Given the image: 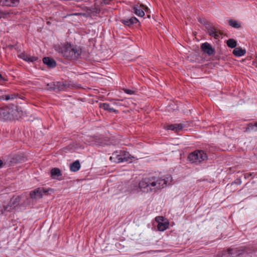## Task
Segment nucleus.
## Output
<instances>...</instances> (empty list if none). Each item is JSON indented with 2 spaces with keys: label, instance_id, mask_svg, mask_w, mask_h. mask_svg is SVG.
Returning <instances> with one entry per match:
<instances>
[{
  "label": "nucleus",
  "instance_id": "nucleus-1",
  "mask_svg": "<svg viewBox=\"0 0 257 257\" xmlns=\"http://www.w3.org/2000/svg\"><path fill=\"white\" fill-rule=\"evenodd\" d=\"M172 177L170 175L166 177H151L146 178L141 181L139 186L136 184L122 183L118 185V192L116 194L120 193L136 194L142 191L144 192H156L159 189L164 188L167 184L172 181Z\"/></svg>",
  "mask_w": 257,
  "mask_h": 257
},
{
  "label": "nucleus",
  "instance_id": "nucleus-2",
  "mask_svg": "<svg viewBox=\"0 0 257 257\" xmlns=\"http://www.w3.org/2000/svg\"><path fill=\"white\" fill-rule=\"evenodd\" d=\"M253 250L252 246L241 247L238 249L231 248L219 252L217 257H251Z\"/></svg>",
  "mask_w": 257,
  "mask_h": 257
},
{
  "label": "nucleus",
  "instance_id": "nucleus-3",
  "mask_svg": "<svg viewBox=\"0 0 257 257\" xmlns=\"http://www.w3.org/2000/svg\"><path fill=\"white\" fill-rule=\"evenodd\" d=\"M63 57L68 59H76L81 54L80 47L69 43L63 44L58 50Z\"/></svg>",
  "mask_w": 257,
  "mask_h": 257
},
{
  "label": "nucleus",
  "instance_id": "nucleus-4",
  "mask_svg": "<svg viewBox=\"0 0 257 257\" xmlns=\"http://www.w3.org/2000/svg\"><path fill=\"white\" fill-rule=\"evenodd\" d=\"M134 157L131 156L128 152L123 150L116 151L110 157V160L112 162L119 163L124 162H131Z\"/></svg>",
  "mask_w": 257,
  "mask_h": 257
},
{
  "label": "nucleus",
  "instance_id": "nucleus-5",
  "mask_svg": "<svg viewBox=\"0 0 257 257\" xmlns=\"http://www.w3.org/2000/svg\"><path fill=\"white\" fill-rule=\"evenodd\" d=\"M18 108L11 109L9 107H5L0 109V118L4 120H8L14 118H18L20 117L19 113Z\"/></svg>",
  "mask_w": 257,
  "mask_h": 257
},
{
  "label": "nucleus",
  "instance_id": "nucleus-6",
  "mask_svg": "<svg viewBox=\"0 0 257 257\" xmlns=\"http://www.w3.org/2000/svg\"><path fill=\"white\" fill-rule=\"evenodd\" d=\"M207 154L202 150H196L188 156L189 161L192 163H200L207 160Z\"/></svg>",
  "mask_w": 257,
  "mask_h": 257
},
{
  "label": "nucleus",
  "instance_id": "nucleus-7",
  "mask_svg": "<svg viewBox=\"0 0 257 257\" xmlns=\"http://www.w3.org/2000/svg\"><path fill=\"white\" fill-rule=\"evenodd\" d=\"M50 192H53V190L51 189L38 188L30 193V196L32 198H40L43 195L48 194Z\"/></svg>",
  "mask_w": 257,
  "mask_h": 257
},
{
  "label": "nucleus",
  "instance_id": "nucleus-8",
  "mask_svg": "<svg viewBox=\"0 0 257 257\" xmlns=\"http://www.w3.org/2000/svg\"><path fill=\"white\" fill-rule=\"evenodd\" d=\"M156 221L158 223V229L160 231H164L169 227V222L163 216H157L155 218Z\"/></svg>",
  "mask_w": 257,
  "mask_h": 257
},
{
  "label": "nucleus",
  "instance_id": "nucleus-9",
  "mask_svg": "<svg viewBox=\"0 0 257 257\" xmlns=\"http://www.w3.org/2000/svg\"><path fill=\"white\" fill-rule=\"evenodd\" d=\"M148 8L141 4L140 5H135L133 7V12L138 17H143L145 16L144 11H146Z\"/></svg>",
  "mask_w": 257,
  "mask_h": 257
},
{
  "label": "nucleus",
  "instance_id": "nucleus-10",
  "mask_svg": "<svg viewBox=\"0 0 257 257\" xmlns=\"http://www.w3.org/2000/svg\"><path fill=\"white\" fill-rule=\"evenodd\" d=\"M186 125L184 123H174L168 125L165 127L167 130H172L175 132H178L182 130Z\"/></svg>",
  "mask_w": 257,
  "mask_h": 257
},
{
  "label": "nucleus",
  "instance_id": "nucleus-11",
  "mask_svg": "<svg viewBox=\"0 0 257 257\" xmlns=\"http://www.w3.org/2000/svg\"><path fill=\"white\" fill-rule=\"evenodd\" d=\"M50 176L53 179L57 180H61L62 179V174L60 169L57 168H54L51 169Z\"/></svg>",
  "mask_w": 257,
  "mask_h": 257
},
{
  "label": "nucleus",
  "instance_id": "nucleus-12",
  "mask_svg": "<svg viewBox=\"0 0 257 257\" xmlns=\"http://www.w3.org/2000/svg\"><path fill=\"white\" fill-rule=\"evenodd\" d=\"M20 199L19 197L12 198L9 204L5 207V211H10L13 209L16 206L19 204Z\"/></svg>",
  "mask_w": 257,
  "mask_h": 257
},
{
  "label": "nucleus",
  "instance_id": "nucleus-13",
  "mask_svg": "<svg viewBox=\"0 0 257 257\" xmlns=\"http://www.w3.org/2000/svg\"><path fill=\"white\" fill-rule=\"evenodd\" d=\"M201 49L202 51L207 54L208 55L213 54L214 52V50L212 48V46L208 43L205 42L201 45Z\"/></svg>",
  "mask_w": 257,
  "mask_h": 257
},
{
  "label": "nucleus",
  "instance_id": "nucleus-14",
  "mask_svg": "<svg viewBox=\"0 0 257 257\" xmlns=\"http://www.w3.org/2000/svg\"><path fill=\"white\" fill-rule=\"evenodd\" d=\"M19 57L27 62H33L37 60L38 57L35 56H30L25 53H21L19 55Z\"/></svg>",
  "mask_w": 257,
  "mask_h": 257
},
{
  "label": "nucleus",
  "instance_id": "nucleus-15",
  "mask_svg": "<svg viewBox=\"0 0 257 257\" xmlns=\"http://www.w3.org/2000/svg\"><path fill=\"white\" fill-rule=\"evenodd\" d=\"M122 23L127 26H130L134 24H136L139 22L137 18L132 17L130 19H125L121 20Z\"/></svg>",
  "mask_w": 257,
  "mask_h": 257
},
{
  "label": "nucleus",
  "instance_id": "nucleus-16",
  "mask_svg": "<svg viewBox=\"0 0 257 257\" xmlns=\"http://www.w3.org/2000/svg\"><path fill=\"white\" fill-rule=\"evenodd\" d=\"M19 4L18 0H4L2 2V5L8 7H15Z\"/></svg>",
  "mask_w": 257,
  "mask_h": 257
},
{
  "label": "nucleus",
  "instance_id": "nucleus-17",
  "mask_svg": "<svg viewBox=\"0 0 257 257\" xmlns=\"http://www.w3.org/2000/svg\"><path fill=\"white\" fill-rule=\"evenodd\" d=\"M44 63L50 67H54L56 66L55 61L49 57H44L43 59Z\"/></svg>",
  "mask_w": 257,
  "mask_h": 257
},
{
  "label": "nucleus",
  "instance_id": "nucleus-18",
  "mask_svg": "<svg viewBox=\"0 0 257 257\" xmlns=\"http://www.w3.org/2000/svg\"><path fill=\"white\" fill-rule=\"evenodd\" d=\"M80 168V164L78 161H76L70 165V169L71 172H75Z\"/></svg>",
  "mask_w": 257,
  "mask_h": 257
},
{
  "label": "nucleus",
  "instance_id": "nucleus-19",
  "mask_svg": "<svg viewBox=\"0 0 257 257\" xmlns=\"http://www.w3.org/2000/svg\"><path fill=\"white\" fill-rule=\"evenodd\" d=\"M232 53L235 56L241 57L245 54L246 51L241 48H236L233 50Z\"/></svg>",
  "mask_w": 257,
  "mask_h": 257
},
{
  "label": "nucleus",
  "instance_id": "nucleus-20",
  "mask_svg": "<svg viewBox=\"0 0 257 257\" xmlns=\"http://www.w3.org/2000/svg\"><path fill=\"white\" fill-rule=\"evenodd\" d=\"M228 24L230 26L236 29L240 28L242 24L241 22L233 19L229 20Z\"/></svg>",
  "mask_w": 257,
  "mask_h": 257
},
{
  "label": "nucleus",
  "instance_id": "nucleus-21",
  "mask_svg": "<svg viewBox=\"0 0 257 257\" xmlns=\"http://www.w3.org/2000/svg\"><path fill=\"white\" fill-rule=\"evenodd\" d=\"M99 107L100 108L103 109L104 110H107L110 112L115 111V110L112 108L110 107L109 105L107 103H100Z\"/></svg>",
  "mask_w": 257,
  "mask_h": 257
},
{
  "label": "nucleus",
  "instance_id": "nucleus-22",
  "mask_svg": "<svg viewBox=\"0 0 257 257\" xmlns=\"http://www.w3.org/2000/svg\"><path fill=\"white\" fill-rule=\"evenodd\" d=\"M246 132L257 131V122L254 124L250 123L246 129Z\"/></svg>",
  "mask_w": 257,
  "mask_h": 257
},
{
  "label": "nucleus",
  "instance_id": "nucleus-23",
  "mask_svg": "<svg viewBox=\"0 0 257 257\" xmlns=\"http://www.w3.org/2000/svg\"><path fill=\"white\" fill-rule=\"evenodd\" d=\"M227 45L229 47L234 48L236 46V42L233 39H230L227 40Z\"/></svg>",
  "mask_w": 257,
  "mask_h": 257
},
{
  "label": "nucleus",
  "instance_id": "nucleus-24",
  "mask_svg": "<svg viewBox=\"0 0 257 257\" xmlns=\"http://www.w3.org/2000/svg\"><path fill=\"white\" fill-rule=\"evenodd\" d=\"M16 97V95L14 94H8L5 96H2V99L9 100L10 99H13Z\"/></svg>",
  "mask_w": 257,
  "mask_h": 257
},
{
  "label": "nucleus",
  "instance_id": "nucleus-25",
  "mask_svg": "<svg viewBox=\"0 0 257 257\" xmlns=\"http://www.w3.org/2000/svg\"><path fill=\"white\" fill-rule=\"evenodd\" d=\"M123 90L124 92L129 95H132L135 93V90L133 89H130L127 88H123Z\"/></svg>",
  "mask_w": 257,
  "mask_h": 257
},
{
  "label": "nucleus",
  "instance_id": "nucleus-26",
  "mask_svg": "<svg viewBox=\"0 0 257 257\" xmlns=\"http://www.w3.org/2000/svg\"><path fill=\"white\" fill-rule=\"evenodd\" d=\"M8 14L7 12L0 10V19L6 18Z\"/></svg>",
  "mask_w": 257,
  "mask_h": 257
},
{
  "label": "nucleus",
  "instance_id": "nucleus-27",
  "mask_svg": "<svg viewBox=\"0 0 257 257\" xmlns=\"http://www.w3.org/2000/svg\"><path fill=\"white\" fill-rule=\"evenodd\" d=\"M5 81V79L3 78V77L0 74V82H3V81Z\"/></svg>",
  "mask_w": 257,
  "mask_h": 257
},
{
  "label": "nucleus",
  "instance_id": "nucleus-28",
  "mask_svg": "<svg viewBox=\"0 0 257 257\" xmlns=\"http://www.w3.org/2000/svg\"><path fill=\"white\" fill-rule=\"evenodd\" d=\"M210 34L211 35H212V36L214 35L215 36V33H214V32L213 30L211 31V32H210Z\"/></svg>",
  "mask_w": 257,
  "mask_h": 257
},
{
  "label": "nucleus",
  "instance_id": "nucleus-29",
  "mask_svg": "<svg viewBox=\"0 0 257 257\" xmlns=\"http://www.w3.org/2000/svg\"><path fill=\"white\" fill-rule=\"evenodd\" d=\"M2 164H3V162L1 160H0V167L2 165Z\"/></svg>",
  "mask_w": 257,
  "mask_h": 257
}]
</instances>
